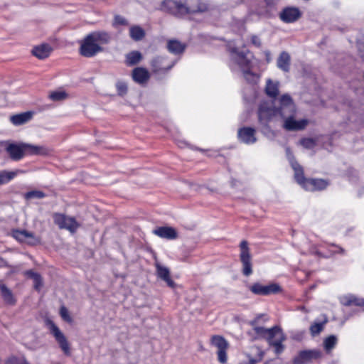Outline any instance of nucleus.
Masks as SVG:
<instances>
[{"label": "nucleus", "mask_w": 364, "mask_h": 364, "mask_svg": "<svg viewBox=\"0 0 364 364\" xmlns=\"http://www.w3.org/2000/svg\"><path fill=\"white\" fill-rule=\"evenodd\" d=\"M12 159H20L28 156L52 157L53 149L48 146L34 145L28 143H11L6 148Z\"/></svg>", "instance_id": "f257e3e1"}, {"label": "nucleus", "mask_w": 364, "mask_h": 364, "mask_svg": "<svg viewBox=\"0 0 364 364\" xmlns=\"http://www.w3.org/2000/svg\"><path fill=\"white\" fill-rule=\"evenodd\" d=\"M230 67L232 70H235L236 67L243 73L245 79L251 84L256 83L258 76L251 71L252 63L248 57V51H239L235 47H230Z\"/></svg>", "instance_id": "f03ea898"}, {"label": "nucleus", "mask_w": 364, "mask_h": 364, "mask_svg": "<svg viewBox=\"0 0 364 364\" xmlns=\"http://www.w3.org/2000/svg\"><path fill=\"white\" fill-rule=\"evenodd\" d=\"M161 9L180 17L197 10H201L202 8L193 6H186L181 0H164L161 3Z\"/></svg>", "instance_id": "7ed1b4c3"}, {"label": "nucleus", "mask_w": 364, "mask_h": 364, "mask_svg": "<svg viewBox=\"0 0 364 364\" xmlns=\"http://www.w3.org/2000/svg\"><path fill=\"white\" fill-rule=\"evenodd\" d=\"M265 340L268 342L269 346L274 348V352L277 355H279L284 351L285 347L282 343L286 340V336L279 326H274L270 328H267Z\"/></svg>", "instance_id": "20e7f679"}, {"label": "nucleus", "mask_w": 364, "mask_h": 364, "mask_svg": "<svg viewBox=\"0 0 364 364\" xmlns=\"http://www.w3.org/2000/svg\"><path fill=\"white\" fill-rule=\"evenodd\" d=\"M278 114V109L271 102L265 101L259 104L257 115L259 123L262 126V132L269 130V122Z\"/></svg>", "instance_id": "39448f33"}, {"label": "nucleus", "mask_w": 364, "mask_h": 364, "mask_svg": "<svg viewBox=\"0 0 364 364\" xmlns=\"http://www.w3.org/2000/svg\"><path fill=\"white\" fill-rule=\"evenodd\" d=\"M240 261L242 263V273L245 277H249L253 272L252 255L249 244L247 240H242L239 245Z\"/></svg>", "instance_id": "423d86ee"}, {"label": "nucleus", "mask_w": 364, "mask_h": 364, "mask_svg": "<svg viewBox=\"0 0 364 364\" xmlns=\"http://www.w3.org/2000/svg\"><path fill=\"white\" fill-rule=\"evenodd\" d=\"M46 324L49 328L50 333L55 337L61 350L65 355H69L70 354V344L65 335L52 320L46 319Z\"/></svg>", "instance_id": "0eeeda50"}, {"label": "nucleus", "mask_w": 364, "mask_h": 364, "mask_svg": "<svg viewBox=\"0 0 364 364\" xmlns=\"http://www.w3.org/2000/svg\"><path fill=\"white\" fill-rule=\"evenodd\" d=\"M175 65V61L169 60L164 56H156L151 61V70L156 75L167 73Z\"/></svg>", "instance_id": "6e6552de"}, {"label": "nucleus", "mask_w": 364, "mask_h": 364, "mask_svg": "<svg viewBox=\"0 0 364 364\" xmlns=\"http://www.w3.org/2000/svg\"><path fill=\"white\" fill-rule=\"evenodd\" d=\"M249 289L255 295L269 296L282 292L281 286L277 283H271L269 285H262L259 282H255L249 287Z\"/></svg>", "instance_id": "1a4fd4ad"}, {"label": "nucleus", "mask_w": 364, "mask_h": 364, "mask_svg": "<svg viewBox=\"0 0 364 364\" xmlns=\"http://www.w3.org/2000/svg\"><path fill=\"white\" fill-rule=\"evenodd\" d=\"M102 50L103 48L88 34L81 43L80 53L84 57L92 58L102 51Z\"/></svg>", "instance_id": "9d476101"}, {"label": "nucleus", "mask_w": 364, "mask_h": 364, "mask_svg": "<svg viewBox=\"0 0 364 364\" xmlns=\"http://www.w3.org/2000/svg\"><path fill=\"white\" fill-rule=\"evenodd\" d=\"M296 112H289L281 115L284 119L283 128L289 132L303 130L307 125L306 119L296 120L294 118Z\"/></svg>", "instance_id": "9b49d317"}, {"label": "nucleus", "mask_w": 364, "mask_h": 364, "mask_svg": "<svg viewBox=\"0 0 364 364\" xmlns=\"http://www.w3.org/2000/svg\"><path fill=\"white\" fill-rule=\"evenodd\" d=\"M211 344L218 348V359L220 363H226L228 360L227 350L229 343L222 336L215 335L211 337Z\"/></svg>", "instance_id": "f8f14e48"}, {"label": "nucleus", "mask_w": 364, "mask_h": 364, "mask_svg": "<svg viewBox=\"0 0 364 364\" xmlns=\"http://www.w3.org/2000/svg\"><path fill=\"white\" fill-rule=\"evenodd\" d=\"M53 221L55 225L58 226L60 229H66L71 232H75L79 224L77 223L75 218H68L64 214L54 213Z\"/></svg>", "instance_id": "ddd939ff"}, {"label": "nucleus", "mask_w": 364, "mask_h": 364, "mask_svg": "<svg viewBox=\"0 0 364 364\" xmlns=\"http://www.w3.org/2000/svg\"><path fill=\"white\" fill-rule=\"evenodd\" d=\"M323 355L322 352L318 349L300 350L297 355L293 358L294 364H306L313 360H318Z\"/></svg>", "instance_id": "4468645a"}, {"label": "nucleus", "mask_w": 364, "mask_h": 364, "mask_svg": "<svg viewBox=\"0 0 364 364\" xmlns=\"http://www.w3.org/2000/svg\"><path fill=\"white\" fill-rule=\"evenodd\" d=\"M12 235L21 242H26L28 245L36 246L41 244V239L33 232L26 230L15 229L12 230Z\"/></svg>", "instance_id": "2eb2a0df"}, {"label": "nucleus", "mask_w": 364, "mask_h": 364, "mask_svg": "<svg viewBox=\"0 0 364 364\" xmlns=\"http://www.w3.org/2000/svg\"><path fill=\"white\" fill-rule=\"evenodd\" d=\"M238 140L245 144H253L257 139L256 136V129L250 127H243L237 130Z\"/></svg>", "instance_id": "dca6fc26"}, {"label": "nucleus", "mask_w": 364, "mask_h": 364, "mask_svg": "<svg viewBox=\"0 0 364 364\" xmlns=\"http://www.w3.org/2000/svg\"><path fill=\"white\" fill-rule=\"evenodd\" d=\"M155 267L157 278L166 282L168 287L175 289L176 287V284L171 279L170 269L168 267L161 265L159 262L155 263Z\"/></svg>", "instance_id": "f3484780"}, {"label": "nucleus", "mask_w": 364, "mask_h": 364, "mask_svg": "<svg viewBox=\"0 0 364 364\" xmlns=\"http://www.w3.org/2000/svg\"><path fill=\"white\" fill-rule=\"evenodd\" d=\"M301 16V13L296 7H286L279 14V18L286 23L296 21Z\"/></svg>", "instance_id": "a211bd4d"}, {"label": "nucleus", "mask_w": 364, "mask_h": 364, "mask_svg": "<svg viewBox=\"0 0 364 364\" xmlns=\"http://www.w3.org/2000/svg\"><path fill=\"white\" fill-rule=\"evenodd\" d=\"M330 183L328 180L323 178H310L306 181L303 188L307 191H321L325 190Z\"/></svg>", "instance_id": "6ab92c4d"}, {"label": "nucleus", "mask_w": 364, "mask_h": 364, "mask_svg": "<svg viewBox=\"0 0 364 364\" xmlns=\"http://www.w3.org/2000/svg\"><path fill=\"white\" fill-rule=\"evenodd\" d=\"M279 103L280 106L277 109L280 116L289 112H296L295 105L289 95H283L279 99Z\"/></svg>", "instance_id": "aec40b11"}, {"label": "nucleus", "mask_w": 364, "mask_h": 364, "mask_svg": "<svg viewBox=\"0 0 364 364\" xmlns=\"http://www.w3.org/2000/svg\"><path fill=\"white\" fill-rule=\"evenodd\" d=\"M152 232L159 237L166 240H175L178 237L177 230L171 226L157 227L153 230Z\"/></svg>", "instance_id": "412c9836"}, {"label": "nucleus", "mask_w": 364, "mask_h": 364, "mask_svg": "<svg viewBox=\"0 0 364 364\" xmlns=\"http://www.w3.org/2000/svg\"><path fill=\"white\" fill-rule=\"evenodd\" d=\"M291 167L294 171V177L296 182L303 188L306 181L309 179V178H306L304 176L303 167L297 161H291Z\"/></svg>", "instance_id": "4be33fe9"}, {"label": "nucleus", "mask_w": 364, "mask_h": 364, "mask_svg": "<svg viewBox=\"0 0 364 364\" xmlns=\"http://www.w3.org/2000/svg\"><path fill=\"white\" fill-rule=\"evenodd\" d=\"M291 167L294 171V177L296 182L303 188L306 181L309 179V178H306L304 176L303 167L297 161H291Z\"/></svg>", "instance_id": "5701e85b"}, {"label": "nucleus", "mask_w": 364, "mask_h": 364, "mask_svg": "<svg viewBox=\"0 0 364 364\" xmlns=\"http://www.w3.org/2000/svg\"><path fill=\"white\" fill-rule=\"evenodd\" d=\"M290 65H291L290 55L286 51H282L279 54V55L277 58V68L284 73H289L290 70Z\"/></svg>", "instance_id": "b1692460"}, {"label": "nucleus", "mask_w": 364, "mask_h": 364, "mask_svg": "<svg viewBox=\"0 0 364 364\" xmlns=\"http://www.w3.org/2000/svg\"><path fill=\"white\" fill-rule=\"evenodd\" d=\"M23 274L28 279L33 281V289L37 291H40L43 286V277L41 274L34 272L33 269H28L25 271Z\"/></svg>", "instance_id": "393cba45"}, {"label": "nucleus", "mask_w": 364, "mask_h": 364, "mask_svg": "<svg viewBox=\"0 0 364 364\" xmlns=\"http://www.w3.org/2000/svg\"><path fill=\"white\" fill-rule=\"evenodd\" d=\"M149 73L146 68L138 67L134 68L132 71V78L134 81L139 84L146 83L149 79Z\"/></svg>", "instance_id": "a878e982"}, {"label": "nucleus", "mask_w": 364, "mask_h": 364, "mask_svg": "<svg viewBox=\"0 0 364 364\" xmlns=\"http://www.w3.org/2000/svg\"><path fill=\"white\" fill-rule=\"evenodd\" d=\"M0 291L1 295L6 304L14 306L16 304V299H15L12 291L4 284L0 283Z\"/></svg>", "instance_id": "bb28decb"}, {"label": "nucleus", "mask_w": 364, "mask_h": 364, "mask_svg": "<svg viewBox=\"0 0 364 364\" xmlns=\"http://www.w3.org/2000/svg\"><path fill=\"white\" fill-rule=\"evenodd\" d=\"M91 38L99 45L107 44L111 40V35L106 31H95L89 33Z\"/></svg>", "instance_id": "cd10ccee"}, {"label": "nucleus", "mask_w": 364, "mask_h": 364, "mask_svg": "<svg viewBox=\"0 0 364 364\" xmlns=\"http://www.w3.org/2000/svg\"><path fill=\"white\" fill-rule=\"evenodd\" d=\"M32 115L31 112H22L11 116L10 121L14 125L20 126L30 121L32 118Z\"/></svg>", "instance_id": "c85d7f7f"}, {"label": "nucleus", "mask_w": 364, "mask_h": 364, "mask_svg": "<svg viewBox=\"0 0 364 364\" xmlns=\"http://www.w3.org/2000/svg\"><path fill=\"white\" fill-rule=\"evenodd\" d=\"M52 50L48 44H42L33 48L32 53L39 59H45L49 56Z\"/></svg>", "instance_id": "c756f323"}, {"label": "nucleus", "mask_w": 364, "mask_h": 364, "mask_svg": "<svg viewBox=\"0 0 364 364\" xmlns=\"http://www.w3.org/2000/svg\"><path fill=\"white\" fill-rule=\"evenodd\" d=\"M279 82L267 79L266 82L265 93L272 98H276L279 94Z\"/></svg>", "instance_id": "7c9ffc66"}, {"label": "nucleus", "mask_w": 364, "mask_h": 364, "mask_svg": "<svg viewBox=\"0 0 364 364\" xmlns=\"http://www.w3.org/2000/svg\"><path fill=\"white\" fill-rule=\"evenodd\" d=\"M341 304L346 306H364V299L358 298L354 295L344 296L341 300Z\"/></svg>", "instance_id": "2f4dec72"}, {"label": "nucleus", "mask_w": 364, "mask_h": 364, "mask_svg": "<svg viewBox=\"0 0 364 364\" xmlns=\"http://www.w3.org/2000/svg\"><path fill=\"white\" fill-rule=\"evenodd\" d=\"M167 48L170 53L177 55L183 52L185 46L176 40H170Z\"/></svg>", "instance_id": "473e14b6"}, {"label": "nucleus", "mask_w": 364, "mask_h": 364, "mask_svg": "<svg viewBox=\"0 0 364 364\" xmlns=\"http://www.w3.org/2000/svg\"><path fill=\"white\" fill-rule=\"evenodd\" d=\"M129 36L134 41H139L145 36V31L139 26H133L129 28Z\"/></svg>", "instance_id": "72a5a7b5"}, {"label": "nucleus", "mask_w": 364, "mask_h": 364, "mask_svg": "<svg viewBox=\"0 0 364 364\" xmlns=\"http://www.w3.org/2000/svg\"><path fill=\"white\" fill-rule=\"evenodd\" d=\"M142 58V55L139 51H132L126 55V64L129 66L137 64Z\"/></svg>", "instance_id": "f704fd0d"}, {"label": "nucleus", "mask_w": 364, "mask_h": 364, "mask_svg": "<svg viewBox=\"0 0 364 364\" xmlns=\"http://www.w3.org/2000/svg\"><path fill=\"white\" fill-rule=\"evenodd\" d=\"M337 337L334 335H331L323 340V348L326 352H330L337 343Z\"/></svg>", "instance_id": "c9c22d12"}, {"label": "nucleus", "mask_w": 364, "mask_h": 364, "mask_svg": "<svg viewBox=\"0 0 364 364\" xmlns=\"http://www.w3.org/2000/svg\"><path fill=\"white\" fill-rule=\"evenodd\" d=\"M18 171H3L0 172V185L9 183L12 180L16 175Z\"/></svg>", "instance_id": "e433bc0d"}, {"label": "nucleus", "mask_w": 364, "mask_h": 364, "mask_svg": "<svg viewBox=\"0 0 364 364\" xmlns=\"http://www.w3.org/2000/svg\"><path fill=\"white\" fill-rule=\"evenodd\" d=\"M327 323V319H325L323 321L319 323H314L310 326V333L312 336H315L319 334L324 328L325 324Z\"/></svg>", "instance_id": "4c0bfd02"}, {"label": "nucleus", "mask_w": 364, "mask_h": 364, "mask_svg": "<svg viewBox=\"0 0 364 364\" xmlns=\"http://www.w3.org/2000/svg\"><path fill=\"white\" fill-rule=\"evenodd\" d=\"M186 6H193L196 7H201V10H197L194 13L203 12L207 9L205 4L200 2V0H186V3H183ZM192 12L191 14H193Z\"/></svg>", "instance_id": "58836bf2"}, {"label": "nucleus", "mask_w": 364, "mask_h": 364, "mask_svg": "<svg viewBox=\"0 0 364 364\" xmlns=\"http://www.w3.org/2000/svg\"><path fill=\"white\" fill-rule=\"evenodd\" d=\"M46 197V194L41 191H31L25 193L24 198L26 200L33 198H43Z\"/></svg>", "instance_id": "ea45409f"}, {"label": "nucleus", "mask_w": 364, "mask_h": 364, "mask_svg": "<svg viewBox=\"0 0 364 364\" xmlns=\"http://www.w3.org/2000/svg\"><path fill=\"white\" fill-rule=\"evenodd\" d=\"M253 330L256 334L255 337L252 338V341L257 340V339H265L266 336V330L267 328L262 326H255L253 328Z\"/></svg>", "instance_id": "a19ab883"}, {"label": "nucleus", "mask_w": 364, "mask_h": 364, "mask_svg": "<svg viewBox=\"0 0 364 364\" xmlns=\"http://www.w3.org/2000/svg\"><path fill=\"white\" fill-rule=\"evenodd\" d=\"M67 94L64 91H55L50 94L49 97L53 101H60L65 99Z\"/></svg>", "instance_id": "79ce46f5"}, {"label": "nucleus", "mask_w": 364, "mask_h": 364, "mask_svg": "<svg viewBox=\"0 0 364 364\" xmlns=\"http://www.w3.org/2000/svg\"><path fill=\"white\" fill-rule=\"evenodd\" d=\"M4 364H30L26 360L21 359L15 355L8 358Z\"/></svg>", "instance_id": "37998d69"}, {"label": "nucleus", "mask_w": 364, "mask_h": 364, "mask_svg": "<svg viewBox=\"0 0 364 364\" xmlns=\"http://www.w3.org/2000/svg\"><path fill=\"white\" fill-rule=\"evenodd\" d=\"M300 144L306 149H311L316 146V141L311 138H304L300 140Z\"/></svg>", "instance_id": "c03bdc74"}, {"label": "nucleus", "mask_w": 364, "mask_h": 364, "mask_svg": "<svg viewBox=\"0 0 364 364\" xmlns=\"http://www.w3.org/2000/svg\"><path fill=\"white\" fill-rule=\"evenodd\" d=\"M118 95L120 96L124 95L127 92V85L125 82L118 81L116 84Z\"/></svg>", "instance_id": "a18cd8bd"}, {"label": "nucleus", "mask_w": 364, "mask_h": 364, "mask_svg": "<svg viewBox=\"0 0 364 364\" xmlns=\"http://www.w3.org/2000/svg\"><path fill=\"white\" fill-rule=\"evenodd\" d=\"M60 315L66 322L70 323L73 319L69 314L68 309L65 306H62L60 309Z\"/></svg>", "instance_id": "49530a36"}, {"label": "nucleus", "mask_w": 364, "mask_h": 364, "mask_svg": "<svg viewBox=\"0 0 364 364\" xmlns=\"http://www.w3.org/2000/svg\"><path fill=\"white\" fill-rule=\"evenodd\" d=\"M127 24H128V22H127V19L125 18H124L123 16H119V15H116L114 16V23H113L114 26H117L119 25L126 26Z\"/></svg>", "instance_id": "de8ad7c7"}, {"label": "nucleus", "mask_w": 364, "mask_h": 364, "mask_svg": "<svg viewBox=\"0 0 364 364\" xmlns=\"http://www.w3.org/2000/svg\"><path fill=\"white\" fill-rule=\"evenodd\" d=\"M305 336V331H296L291 334V337L293 340L301 341L304 339Z\"/></svg>", "instance_id": "09e8293b"}, {"label": "nucleus", "mask_w": 364, "mask_h": 364, "mask_svg": "<svg viewBox=\"0 0 364 364\" xmlns=\"http://www.w3.org/2000/svg\"><path fill=\"white\" fill-rule=\"evenodd\" d=\"M251 43L257 48L262 46V41L260 38L257 35H252L250 38Z\"/></svg>", "instance_id": "8fccbe9b"}, {"label": "nucleus", "mask_w": 364, "mask_h": 364, "mask_svg": "<svg viewBox=\"0 0 364 364\" xmlns=\"http://www.w3.org/2000/svg\"><path fill=\"white\" fill-rule=\"evenodd\" d=\"M206 154L205 155L206 157L210 158H218L222 156L219 151L215 150H207L204 151Z\"/></svg>", "instance_id": "3c124183"}, {"label": "nucleus", "mask_w": 364, "mask_h": 364, "mask_svg": "<svg viewBox=\"0 0 364 364\" xmlns=\"http://www.w3.org/2000/svg\"><path fill=\"white\" fill-rule=\"evenodd\" d=\"M347 175L349 178H356L357 176H358V172L356 170L352 168H350L347 170Z\"/></svg>", "instance_id": "603ef678"}, {"label": "nucleus", "mask_w": 364, "mask_h": 364, "mask_svg": "<svg viewBox=\"0 0 364 364\" xmlns=\"http://www.w3.org/2000/svg\"><path fill=\"white\" fill-rule=\"evenodd\" d=\"M332 246L335 247L337 249L336 250L334 251V252L341 254V255H343L345 253V250L343 247H341L338 245H336L335 244H332Z\"/></svg>", "instance_id": "864d4df0"}, {"label": "nucleus", "mask_w": 364, "mask_h": 364, "mask_svg": "<svg viewBox=\"0 0 364 364\" xmlns=\"http://www.w3.org/2000/svg\"><path fill=\"white\" fill-rule=\"evenodd\" d=\"M264 1L268 7H273L277 4L278 0H264Z\"/></svg>", "instance_id": "5fc2aeb1"}, {"label": "nucleus", "mask_w": 364, "mask_h": 364, "mask_svg": "<svg viewBox=\"0 0 364 364\" xmlns=\"http://www.w3.org/2000/svg\"><path fill=\"white\" fill-rule=\"evenodd\" d=\"M260 318V316H257L254 320L251 321L250 322V325L252 326L253 328L255 326H257V323H258L259 319Z\"/></svg>", "instance_id": "6e6d98bb"}, {"label": "nucleus", "mask_w": 364, "mask_h": 364, "mask_svg": "<svg viewBox=\"0 0 364 364\" xmlns=\"http://www.w3.org/2000/svg\"><path fill=\"white\" fill-rule=\"evenodd\" d=\"M264 55L266 57V60L267 62H269L271 60V53L269 50H264Z\"/></svg>", "instance_id": "4d7b16f0"}, {"label": "nucleus", "mask_w": 364, "mask_h": 364, "mask_svg": "<svg viewBox=\"0 0 364 364\" xmlns=\"http://www.w3.org/2000/svg\"><path fill=\"white\" fill-rule=\"evenodd\" d=\"M178 146L179 147L183 148V147H184V146H188V143H187L186 141H178Z\"/></svg>", "instance_id": "13d9d810"}, {"label": "nucleus", "mask_w": 364, "mask_h": 364, "mask_svg": "<svg viewBox=\"0 0 364 364\" xmlns=\"http://www.w3.org/2000/svg\"><path fill=\"white\" fill-rule=\"evenodd\" d=\"M239 183V181H237V180L235 179H232L231 181H230V183H231V186L232 187H236L237 186V183Z\"/></svg>", "instance_id": "bf43d9fd"}, {"label": "nucleus", "mask_w": 364, "mask_h": 364, "mask_svg": "<svg viewBox=\"0 0 364 364\" xmlns=\"http://www.w3.org/2000/svg\"><path fill=\"white\" fill-rule=\"evenodd\" d=\"M255 362H256V360H254V359L251 360V363H252V364H254Z\"/></svg>", "instance_id": "052dcab7"}]
</instances>
